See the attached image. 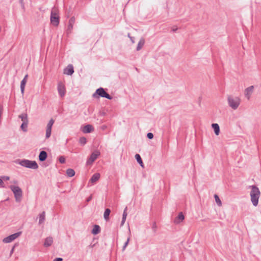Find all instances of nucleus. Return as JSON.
I'll use <instances>...</instances> for the list:
<instances>
[{"mask_svg":"<svg viewBox=\"0 0 261 261\" xmlns=\"http://www.w3.org/2000/svg\"><path fill=\"white\" fill-rule=\"evenodd\" d=\"M249 188L251 189L250 191L251 201L254 206H256L258 203V199L260 196V191L258 187L255 185L249 186Z\"/></svg>","mask_w":261,"mask_h":261,"instance_id":"obj_1","label":"nucleus"},{"mask_svg":"<svg viewBox=\"0 0 261 261\" xmlns=\"http://www.w3.org/2000/svg\"><path fill=\"white\" fill-rule=\"evenodd\" d=\"M15 162L25 168L32 169H37L38 168V165L35 161L23 159L17 160Z\"/></svg>","mask_w":261,"mask_h":261,"instance_id":"obj_2","label":"nucleus"},{"mask_svg":"<svg viewBox=\"0 0 261 261\" xmlns=\"http://www.w3.org/2000/svg\"><path fill=\"white\" fill-rule=\"evenodd\" d=\"M227 101L229 106L233 110H236L240 105L241 99L239 97H233L231 95H228L227 97Z\"/></svg>","mask_w":261,"mask_h":261,"instance_id":"obj_3","label":"nucleus"},{"mask_svg":"<svg viewBox=\"0 0 261 261\" xmlns=\"http://www.w3.org/2000/svg\"><path fill=\"white\" fill-rule=\"evenodd\" d=\"M60 18L57 9L54 7L50 13V22L54 26H58L59 24Z\"/></svg>","mask_w":261,"mask_h":261,"instance_id":"obj_4","label":"nucleus"},{"mask_svg":"<svg viewBox=\"0 0 261 261\" xmlns=\"http://www.w3.org/2000/svg\"><path fill=\"white\" fill-rule=\"evenodd\" d=\"M93 97L95 98L101 97L106 98L110 100L113 98L112 96L108 94L105 90L101 87L96 89L95 92L93 94Z\"/></svg>","mask_w":261,"mask_h":261,"instance_id":"obj_5","label":"nucleus"},{"mask_svg":"<svg viewBox=\"0 0 261 261\" xmlns=\"http://www.w3.org/2000/svg\"><path fill=\"white\" fill-rule=\"evenodd\" d=\"M10 188L13 192L15 200L17 202H20L22 196V191L18 186L11 185Z\"/></svg>","mask_w":261,"mask_h":261,"instance_id":"obj_6","label":"nucleus"},{"mask_svg":"<svg viewBox=\"0 0 261 261\" xmlns=\"http://www.w3.org/2000/svg\"><path fill=\"white\" fill-rule=\"evenodd\" d=\"M100 153L99 151L96 150L92 152L89 158L88 159L86 162L87 165H90L96 160L98 156H99Z\"/></svg>","mask_w":261,"mask_h":261,"instance_id":"obj_7","label":"nucleus"},{"mask_svg":"<svg viewBox=\"0 0 261 261\" xmlns=\"http://www.w3.org/2000/svg\"><path fill=\"white\" fill-rule=\"evenodd\" d=\"M21 232H16L14 234H11L8 237L5 238L3 239V242H4L5 243H10V242H12L13 241H14L16 238H17L21 234Z\"/></svg>","mask_w":261,"mask_h":261,"instance_id":"obj_8","label":"nucleus"},{"mask_svg":"<svg viewBox=\"0 0 261 261\" xmlns=\"http://www.w3.org/2000/svg\"><path fill=\"white\" fill-rule=\"evenodd\" d=\"M54 120L53 119H51L48 122L46 129V138H48L50 137L51 135V128L54 123Z\"/></svg>","mask_w":261,"mask_h":261,"instance_id":"obj_9","label":"nucleus"},{"mask_svg":"<svg viewBox=\"0 0 261 261\" xmlns=\"http://www.w3.org/2000/svg\"><path fill=\"white\" fill-rule=\"evenodd\" d=\"M58 91L61 97H63L65 94V87L61 82H59L58 84Z\"/></svg>","mask_w":261,"mask_h":261,"instance_id":"obj_10","label":"nucleus"},{"mask_svg":"<svg viewBox=\"0 0 261 261\" xmlns=\"http://www.w3.org/2000/svg\"><path fill=\"white\" fill-rule=\"evenodd\" d=\"M74 72L73 67L72 65L69 64L64 70V73L68 75H72Z\"/></svg>","mask_w":261,"mask_h":261,"instance_id":"obj_11","label":"nucleus"},{"mask_svg":"<svg viewBox=\"0 0 261 261\" xmlns=\"http://www.w3.org/2000/svg\"><path fill=\"white\" fill-rule=\"evenodd\" d=\"M253 89L254 87L253 86H251L247 88L245 90V96L248 99H250V96L253 92Z\"/></svg>","mask_w":261,"mask_h":261,"instance_id":"obj_12","label":"nucleus"},{"mask_svg":"<svg viewBox=\"0 0 261 261\" xmlns=\"http://www.w3.org/2000/svg\"><path fill=\"white\" fill-rule=\"evenodd\" d=\"M28 77V74L25 75V76L24 77V78L23 79V80L21 81L20 90H21V93L22 94H23V93H24L25 86L27 82Z\"/></svg>","mask_w":261,"mask_h":261,"instance_id":"obj_13","label":"nucleus"},{"mask_svg":"<svg viewBox=\"0 0 261 261\" xmlns=\"http://www.w3.org/2000/svg\"><path fill=\"white\" fill-rule=\"evenodd\" d=\"M53 243V238L51 237H47L44 242V246L48 247L50 246Z\"/></svg>","mask_w":261,"mask_h":261,"instance_id":"obj_14","label":"nucleus"},{"mask_svg":"<svg viewBox=\"0 0 261 261\" xmlns=\"http://www.w3.org/2000/svg\"><path fill=\"white\" fill-rule=\"evenodd\" d=\"M74 22H75V18L74 17H72L69 19V24H68V28H67L68 33H70L72 29H73V26Z\"/></svg>","mask_w":261,"mask_h":261,"instance_id":"obj_15","label":"nucleus"},{"mask_svg":"<svg viewBox=\"0 0 261 261\" xmlns=\"http://www.w3.org/2000/svg\"><path fill=\"white\" fill-rule=\"evenodd\" d=\"M47 157V152L45 151H41L39 155V160L41 162L44 161Z\"/></svg>","mask_w":261,"mask_h":261,"instance_id":"obj_16","label":"nucleus"},{"mask_svg":"<svg viewBox=\"0 0 261 261\" xmlns=\"http://www.w3.org/2000/svg\"><path fill=\"white\" fill-rule=\"evenodd\" d=\"M93 130V127L91 125L87 124L84 127L82 131L84 133H90Z\"/></svg>","mask_w":261,"mask_h":261,"instance_id":"obj_17","label":"nucleus"},{"mask_svg":"<svg viewBox=\"0 0 261 261\" xmlns=\"http://www.w3.org/2000/svg\"><path fill=\"white\" fill-rule=\"evenodd\" d=\"M212 127L213 128L215 134L216 135H218L220 134V127L217 123H213L212 124Z\"/></svg>","mask_w":261,"mask_h":261,"instance_id":"obj_18","label":"nucleus"},{"mask_svg":"<svg viewBox=\"0 0 261 261\" xmlns=\"http://www.w3.org/2000/svg\"><path fill=\"white\" fill-rule=\"evenodd\" d=\"M99 178L100 174L98 173H96L92 176L90 180L92 183H95L99 179Z\"/></svg>","mask_w":261,"mask_h":261,"instance_id":"obj_19","label":"nucleus"},{"mask_svg":"<svg viewBox=\"0 0 261 261\" xmlns=\"http://www.w3.org/2000/svg\"><path fill=\"white\" fill-rule=\"evenodd\" d=\"M185 219L184 215L182 212L179 213L178 216L175 219V223L178 224Z\"/></svg>","mask_w":261,"mask_h":261,"instance_id":"obj_20","label":"nucleus"},{"mask_svg":"<svg viewBox=\"0 0 261 261\" xmlns=\"http://www.w3.org/2000/svg\"><path fill=\"white\" fill-rule=\"evenodd\" d=\"M111 213V210L110 208H106L103 217L106 221L109 220V216Z\"/></svg>","mask_w":261,"mask_h":261,"instance_id":"obj_21","label":"nucleus"},{"mask_svg":"<svg viewBox=\"0 0 261 261\" xmlns=\"http://www.w3.org/2000/svg\"><path fill=\"white\" fill-rule=\"evenodd\" d=\"M100 231V227L98 225H95L92 230V233L93 234H97Z\"/></svg>","mask_w":261,"mask_h":261,"instance_id":"obj_22","label":"nucleus"},{"mask_svg":"<svg viewBox=\"0 0 261 261\" xmlns=\"http://www.w3.org/2000/svg\"><path fill=\"white\" fill-rule=\"evenodd\" d=\"M145 43V40L144 38H141L138 43V45H137V48H136V50L137 51H139L143 47V46L144 45Z\"/></svg>","mask_w":261,"mask_h":261,"instance_id":"obj_23","label":"nucleus"},{"mask_svg":"<svg viewBox=\"0 0 261 261\" xmlns=\"http://www.w3.org/2000/svg\"><path fill=\"white\" fill-rule=\"evenodd\" d=\"M135 159L137 160V162L139 163V164L142 167H144V164L142 161V160L141 159V156L139 154H136L135 155Z\"/></svg>","mask_w":261,"mask_h":261,"instance_id":"obj_24","label":"nucleus"},{"mask_svg":"<svg viewBox=\"0 0 261 261\" xmlns=\"http://www.w3.org/2000/svg\"><path fill=\"white\" fill-rule=\"evenodd\" d=\"M45 219V212H43L42 213L39 214V224H41L44 222Z\"/></svg>","mask_w":261,"mask_h":261,"instance_id":"obj_25","label":"nucleus"},{"mask_svg":"<svg viewBox=\"0 0 261 261\" xmlns=\"http://www.w3.org/2000/svg\"><path fill=\"white\" fill-rule=\"evenodd\" d=\"M18 117L21 119L23 122L29 123V121L28 119V115L26 113H23L19 115Z\"/></svg>","mask_w":261,"mask_h":261,"instance_id":"obj_26","label":"nucleus"},{"mask_svg":"<svg viewBox=\"0 0 261 261\" xmlns=\"http://www.w3.org/2000/svg\"><path fill=\"white\" fill-rule=\"evenodd\" d=\"M66 174L68 176L71 177L75 175V171L73 169L69 168L66 170Z\"/></svg>","mask_w":261,"mask_h":261,"instance_id":"obj_27","label":"nucleus"},{"mask_svg":"<svg viewBox=\"0 0 261 261\" xmlns=\"http://www.w3.org/2000/svg\"><path fill=\"white\" fill-rule=\"evenodd\" d=\"M214 198L215 199V201H216V202L217 203V204L219 206H221L222 202H221V201L220 199L219 198V196L217 194H215Z\"/></svg>","mask_w":261,"mask_h":261,"instance_id":"obj_28","label":"nucleus"},{"mask_svg":"<svg viewBox=\"0 0 261 261\" xmlns=\"http://www.w3.org/2000/svg\"><path fill=\"white\" fill-rule=\"evenodd\" d=\"M28 123L27 122H22V123L21 125V128L23 132H27V128L28 127Z\"/></svg>","mask_w":261,"mask_h":261,"instance_id":"obj_29","label":"nucleus"},{"mask_svg":"<svg viewBox=\"0 0 261 261\" xmlns=\"http://www.w3.org/2000/svg\"><path fill=\"white\" fill-rule=\"evenodd\" d=\"M79 142L82 145H84L87 142V139L85 137H81L79 139Z\"/></svg>","mask_w":261,"mask_h":261,"instance_id":"obj_30","label":"nucleus"},{"mask_svg":"<svg viewBox=\"0 0 261 261\" xmlns=\"http://www.w3.org/2000/svg\"><path fill=\"white\" fill-rule=\"evenodd\" d=\"M151 228H152V230L153 232L155 233L156 232V229H157V226H156V223L155 222H154L152 223V225Z\"/></svg>","mask_w":261,"mask_h":261,"instance_id":"obj_31","label":"nucleus"},{"mask_svg":"<svg viewBox=\"0 0 261 261\" xmlns=\"http://www.w3.org/2000/svg\"><path fill=\"white\" fill-rule=\"evenodd\" d=\"M127 207H126L124 210V211H123V215H122V218L123 219H126V217H127Z\"/></svg>","mask_w":261,"mask_h":261,"instance_id":"obj_32","label":"nucleus"},{"mask_svg":"<svg viewBox=\"0 0 261 261\" xmlns=\"http://www.w3.org/2000/svg\"><path fill=\"white\" fill-rule=\"evenodd\" d=\"M59 161L60 163L64 164L65 162V159L63 156H61L59 159Z\"/></svg>","mask_w":261,"mask_h":261,"instance_id":"obj_33","label":"nucleus"},{"mask_svg":"<svg viewBox=\"0 0 261 261\" xmlns=\"http://www.w3.org/2000/svg\"><path fill=\"white\" fill-rule=\"evenodd\" d=\"M147 137L149 139H152L153 138V134L151 133H148L147 134Z\"/></svg>","mask_w":261,"mask_h":261,"instance_id":"obj_34","label":"nucleus"},{"mask_svg":"<svg viewBox=\"0 0 261 261\" xmlns=\"http://www.w3.org/2000/svg\"><path fill=\"white\" fill-rule=\"evenodd\" d=\"M129 238H127L126 242L124 243V245L123 246V250L125 249V248L127 246V245L128 244V242H129Z\"/></svg>","mask_w":261,"mask_h":261,"instance_id":"obj_35","label":"nucleus"},{"mask_svg":"<svg viewBox=\"0 0 261 261\" xmlns=\"http://www.w3.org/2000/svg\"><path fill=\"white\" fill-rule=\"evenodd\" d=\"M19 2L21 5V7L22 8V9L24 10L25 7H24V3L23 2V0H19Z\"/></svg>","mask_w":261,"mask_h":261,"instance_id":"obj_36","label":"nucleus"},{"mask_svg":"<svg viewBox=\"0 0 261 261\" xmlns=\"http://www.w3.org/2000/svg\"><path fill=\"white\" fill-rule=\"evenodd\" d=\"M63 258L61 257H57L55 259H54L53 261H62Z\"/></svg>","mask_w":261,"mask_h":261,"instance_id":"obj_37","label":"nucleus"},{"mask_svg":"<svg viewBox=\"0 0 261 261\" xmlns=\"http://www.w3.org/2000/svg\"><path fill=\"white\" fill-rule=\"evenodd\" d=\"M125 220H126V219H123V218H122V221H121V224H120L121 226H122L124 225V224L125 222Z\"/></svg>","mask_w":261,"mask_h":261,"instance_id":"obj_38","label":"nucleus"},{"mask_svg":"<svg viewBox=\"0 0 261 261\" xmlns=\"http://www.w3.org/2000/svg\"><path fill=\"white\" fill-rule=\"evenodd\" d=\"M5 180H9L10 179L9 176H5L3 177Z\"/></svg>","mask_w":261,"mask_h":261,"instance_id":"obj_39","label":"nucleus"},{"mask_svg":"<svg viewBox=\"0 0 261 261\" xmlns=\"http://www.w3.org/2000/svg\"><path fill=\"white\" fill-rule=\"evenodd\" d=\"M128 37L130 38V40H131L132 42L133 43H134V38H133V37H130V36H129V34H128Z\"/></svg>","mask_w":261,"mask_h":261,"instance_id":"obj_40","label":"nucleus"},{"mask_svg":"<svg viewBox=\"0 0 261 261\" xmlns=\"http://www.w3.org/2000/svg\"><path fill=\"white\" fill-rule=\"evenodd\" d=\"M92 199V195H91L89 197H88L87 199V201L89 202Z\"/></svg>","mask_w":261,"mask_h":261,"instance_id":"obj_41","label":"nucleus"},{"mask_svg":"<svg viewBox=\"0 0 261 261\" xmlns=\"http://www.w3.org/2000/svg\"><path fill=\"white\" fill-rule=\"evenodd\" d=\"M13 183H14V184H18V181L16 180H13L12 181Z\"/></svg>","mask_w":261,"mask_h":261,"instance_id":"obj_42","label":"nucleus"},{"mask_svg":"<svg viewBox=\"0 0 261 261\" xmlns=\"http://www.w3.org/2000/svg\"><path fill=\"white\" fill-rule=\"evenodd\" d=\"M3 184H4L3 180L0 178V185H2Z\"/></svg>","mask_w":261,"mask_h":261,"instance_id":"obj_43","label":"nucleus"},{"mask_svg":"<svg viewBox=\"0 0 261 261\" xmlns=\"http://www.w3.org/2000/svg\"><path fill=\"white\" fill-rule=\"evenodd\" d=\"M177 30V28H173V29H172V31L173 32H175Z\"/></svg>","mask_w":261,"mask_h":261,"instance_id":"obj_44","label":"nucleus"},{"mask_svg":"<svg viewBox=\"0 0 261 261\" xmlns=\"http://www.w3.org/2000/svg\"><path fill=\"white\" fill-rule=\"evenodd\" d=\"M14 247H13V248L11 249V253H12L14 251Z\"/></svg>","mask_w":261,"mask_h":261,"instance_id":"obj_45","label":"nucleus"}]
</instances>
